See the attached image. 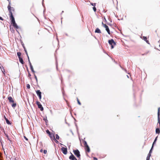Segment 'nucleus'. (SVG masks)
<instances>
[{"label":"nucleus","instance_id":"nucleus-3","mask_svg":"<svg viewBox=\"0 0 160 160\" xmlns=\"http://www.w3.org/2000/svg\"><path fill=\"white\" fill-rule=\"evenodd\" d=\"M8 99L10 103H12V106L13 108H14L16 106V102H14L13 99L11 97L8 96Z\"/></svg>","mask_w":160,"mask_h":160},{"label":"nucleus","instance_id":"nucleus-7","mask_svg":"<svg viewBox=\"0 0 160 160\" xmlns=\"http://www.w3.org/2000/svg\"><path fill=\"white\" fill-rule=\"evenodd\" d=\"M102 24L103 25V27H104L106 28V30L108 34H109L110 35V31L109 30V29L108 26L107 25H106V24H104L103 23V22H102Z\"/></svg>","mask_w":160,"mask_h":160},{"label":"nucleus","instance_id":"nucleus-39","mask_svg":"<svg viewBox=\"0 0 160 160\" xmlns=\"http://www.w3.org/2000/svg\"><path fill=\"white\" fill-rule=\"evenodd\" d=\"M55 140V142L56 143H58V142L57 140H56V139H55V140Z\"/></svg>","mask_w":160,"mask_h":160},{"label":"nucleus","instance_id":"nucleus-2","mask_svg":"<svg viewBox=\"0 0 160 160\" xmlns=\"http://www.w3.org/2000/svg\"><path fill=\"white\" fill-rule=\"evenodd\" d=\"M160 107L158 109V123H159L160 128ZM156 133L159 134L160 133V129L158 128H156Z\"/></svg>","mask_w":160,"mask_h":160},{"label":"nucleus","instance_id":"nucleus-38","mask_svg":"<svg viewBox=\"0 0 160 160\" xmlns=\"http://www.w3.org/2000/svg\"><path fill=\"white\" fill-rule=\"evenodd\" d=\"M93 158L94 160H98V159L94 157Z\"/></svg>","mask_w":160,"mask_h":160},{"label":"nucleus","instance_id":"nucleus-19","mask_svg":"<svg viewBox=\"0 0 160 160\" xmlns=\"http://www.w3.org/2000/svg\"><path fill=\"white\" fill-rule=\"evenodd\" d=\"M21 53L20 52H17V55L18 57V58L21 57Z\"/></svg>","mask_w":160,"mask_h":160},{"label":"nucleus","instance_id":"nucleus-33","mask_svg":"<svg viewBox=\"0 0 160 160\" xmlns=\"http://www.w3.org/2000/svg\"><path fill=\"white\" fill-rule=\"evenodd\" d=\"M91 4L94 7H95L96 6V3H91Z\"/></svg>","mask_w":160,"mask_h":160},{"label":"nucleus","instance_id":"nucleus-43","mask_svg":"<svg viewBox=\"0 0 160 160\" xmlns=\"http://www.w3.org/2000/svg\"><path fill=\"white\" fill-rule=\"evenodd\" d=\"M8 1L9 2V1H10L11 2V1H10V0H8Z\"/></svg>","mask_w":160,"mask_h":160},{"label":"nucleus","instance_id":"nucleus-12","mask_svg":"<svg viewBox=\"0 0 160 160\" xmlns=\"http://www.w3.org/2000/svg\"><path fill=\"white\" fill-rule=\"evenodd\" d=\"M71 155L69 157V159L71 160H75L76 159L75 157L71 153Z\"/></svg>","mask_w":160,"mask_h":160},{"label":"nucleus","instance_id":"nucleus-25","mask_svg":"<svg viewBox=\"0 0 160 160\" xmlns=\"http://www.w3.org/2000/svg\"><path fill=\"white\" fill-rule=\"evenodd\" d=\"M23 48H24V51H25V53H26V54H27V56L28 57V52H27V51L26 50V49L25 48V47H24L23 46Z\"/></svg>","mask_w":160,"mask_h":160},{"label":"nucleus","instance_id":"nucleus-47","mask_svg":"<svg viewBox=\"0 0 160 160\" xmlns=\"http://www.w3.org/2000/svg\"><path fill=\"white\" fill-rule=\"evenodd\" d=\"M146 160H148V159H146Z\"/></svg>","mask_w":160,"mask_h":160},{"label":"nucleus","instance_id":"nucleus-26","mask_svg":"<svg viewBox=\"0 0 160 160\" xmlns=\"http://www.w3.org/2000/svg\"><path fill=\"white\" fill-rule=\"evenodd\" d=\"M30 68H31V70L33 72V73H34V69H33V66L32 67H30Z\"/></svg>","mask_w":160,"mask_h":160},{"label":"nucleus","instance_id":"nucleus-34","mask_svg":"<svg viewBox=\"0 0 160 160\" xmlns=\"http://www.w3.org/2000/svg\"><path fill=\"white\" fill-rule=\"evenodd\" d=\"M43 152L45 154H46L47 153V151L46 150H44L43 151Z\"/></svg>","mask_w":160,"mask_h":160},{"label":"nucleus","instance_id":"nucleus-40","mask_svg":"<svg viewBox=\"0 0 160 160\" xmlns=\"http://www.w3.org/2000/svg\"><path fill=\"white\" fill-rule=\"evenodd\" d=\"M42 151H43V150H42V149H41V150H40V152H42Z\"/></svg>","mask_w":160,"mask_h":160},{"label":"nucleus","instance_id":"nucleus-36","mask_svg":"<svg viewBox=\"0 0 160 160\" xmlns=\"http://www.w3.org/2000/svg\"><path fill=\"white\" fill-rule=\"evenodd\" d=\"M0 19L2 21H3L4 20L1 17H0Z\"/></svg>","mask_w":160,"mask_h":160},{"label":"nucleus","instance_id":"nucleus-37","mask_svg":"<svg viewBox=\"0 0 160 160\" xmlns=\"http://www.w3.org/2000/svg\"><path fill=\"white\" fill-rule=\"evenodd\" d=\"M24 138L26 140L28 141V139L25 136H24Z\"/></svg>","mask_w":160,"mask_h":160},{"label":"nucleus","instance_id":"nucleus-32","mask_svg":"<svg viewBox=\"0 0 160 160\" xmlns=\"http://www.w3.org/2000/svg\"><path fill=\"white\" fill-rule=\"evenodd\" d=\"M93 9L94 12H96V8L95 7H94L93 8Z\"/></svg>","mask_w":160,"mask_h":160},{"label":"nucleus","instance_id":"nucleus-23","mask_svg":"<svg viewBox=\"0 0 160 160\" xmlns=\"http://www.w3.org/2000/svg\"><path fill=\"white\" fill-rule=\"evenodd\" d=\"M42 33V30H39V32L38 33V35L41 34Z\"/></svg>","mask_w":160,"mask_h":160},{"label":"nucleus","instance_id":"nucleus-27","mask_svg":"<svg viewBox=\"0 0 160 160\" xmlns=\"http://www.w3.org/2000/svg\"><path fill=\"white\" fill-rule=\"evenodd\" d=\"M77 101L78 103V104L80 105H81V103L80 102V101H79V100L78 98H77Z\"/></svg>","mask_w":160,"mask_h":160},{"label":"nucleus","instance_id":"nucleus-15","mask_svg":"<svg viewBox=\"0 0 160 160\" xmlns=\"http://www.w3.org/2000/svg\"><path fill=\"white\" fill-rule=\"evenodd\" d=\"M5 119L6 121V123L8 125H11V123L9 121V120L6 118L5 117Z\"/></svg>","mask_w":160,"mask_h":160},{"label":"nucleus","instance_id":"nucleus-5","mask_svg":"<svg viewBox=\"0 0 160 160\" xmlns=\"http://www.w3.org/2000/svg\"><path fill=\"white\" fill-rule=\"evenodd\" d=\"M10 19L11 20V22L12 23V24L13 26L16 29L18 28V26L15 22L14 18H11Z\"/></svg>","mask_w":160,"mask_h":160},{"label":"nucleus","instance_id":"nucleus-6","mask_svg":"<svg viewBox=\"0 0 160 160\" xmlns=\"http://www.w3.org/2000/svg\"><path fill=\"white\" fill-rule=\"evenodd\" d=\"M73 152L74 154L78 158H80V152L78 149L73 150Z\"/></svg>","mask_w":160,"mask_h":160},{"label":"nucleus","instance_id":"nucleus-21","mask_svg":"<svg viewBox=\"0 0 160 160\" xmlns=\"http://www.w3.org/2000/svg\"><path fill=\"white\" fill-rule=\"evenodd\" d=\"M149 52V51H147L146 52L144 53L143 54H142L141 55H147Z\"/></svg>","mask_w":160,"mask_h":160},{"label":"nucleus","instance_id":"nucleus-20","mask_svg":"<svg viewBox=\"0 0 160 160\" xmlns=\"http://www.w3.org/2000/svg\"><path fill=\"white\" fill-rule=\"evenodd\" d=\"M150 156H151V154L150 153H148V156H147V157L146 159L149 160L150 157Z\"/></svg>","mask_w":160,"mask_h":160},{"label":"nucleus","instance_id":"nucleus-42","mask_svg":"<svg viewBox=\"0 0 160 160\" xmlns=\"http://www.w3.org/2000/svg\"><path fill=\"white\" fill-rule=\"evenodd\" d=\"M31 76V74L30 73H29V74H28V76L29 77V76Z\"/></svg>","mask_w":160,"mask_h":160},{"label":"nucleus","instance_id":"nucleus-13","mask_svg":"<svg viewBox=\"0 0 160 160\" xmlns=\"http://www.w3.org/2000/svg\"><path fill=\"white\" fill-rule=\"evenodd\" d=\"M85 147L86 151L88 152H90V149L88 146H87Z\"/></svg>","mask_w":160,"mask_h":160},{"label":"nucleus","instance_id":"nucleus-16","mask_svg":"<svg viewBox=\"0 0 160 160\" xmlns=\"http://www.w3.org/2000/svg\"><path fill=\"white\" fill-rule=\"evenodd\" d=\"M95 32L100 33H101V31L98 28H97L95 31Z\"/></svg>","mask_w":160,"mask_h":160},{"label":"nucleus","instance_id":"nucleus-4","mask_svg":"<svg viewBox=\"0 0 160 160\" xmlns=\"http://www.w3.org/2000/svg\"><path fill=\"white\" fill-rule=\"evenodd\" d=\"M109 44L111 46V48L112 49L114 48V47L116 44L115 42H114L113 39L109 40L108 41Z\"/></svg>","mask_w":160,"mask_h":160},{"label":"nucleus","instance_id":"nucleus-18","mask_svg":"<svg viewBox=\"0 0 160 160\" xmlns=\"http://www.w3.org/2000/svg\"><path fill=\"white\" fill-rule=\"evenodd\" d=\"M83 143L85 147L87 146H88V145L87 144V142L86 141H83Z\"/></svg>","mask_w":160,"mask_h":160},{"label":"nucleus","instance_id":"nucleus-8","mask_svg":"<svg viewBox=\"0 0 160 160\" xmlns=\"http://www.w3.org/2000/svg\"><path fill=\"white\" fill-rule=\"evenodd\" d=\"M36 104L38 106V108H40L41 111H42L43 110V108L39 102L37 101L36 102Z\"/></svg>","mask_w":160,"mask_h":160},{"label":"nucleus","instance_id":"nucleus-29","mask_svg":"<svg viewBox=\"0 0 160 160\" xmlns=\"http://www.w3.org/2000/svg\"><path fill=\"white\" fill-rule=\"evenodd\" d=\"M46 132L49 135L51 134V133H50V132L48 130H47Z\"/></svg>","mask_w":160,"mask_h":160},{"label":"nucleus","instance_id":"nucleus-35","mask_svg":"<svg viewBox=\"0 0 160 160\" xmlns=\"http://www.w3.org/2000/svg\"><path fill=\"white\" fill-rule=\"evenodd\" d=\"M34 77H35V79H36V80L37 81V80H37V77L36 76V75H35V74L34 75Z\"/></svg>","mask_w":160,"mask_h":160},{"label":"nucleus","instance_id":"nucleus-1","mask_svg":"<svg viewBox=\"0 0 160 160\" xmlns=\"http://www.w3.org/2000/svg\"><path fill=\"white\" fill-rule=\"evenodd\" d=\"M11 2L9 1V3L8 6V10L9 11V16L10 18H14L13 15L15 14V9L13 7H11Z\"/></svg>","mask_w":160,"mask_h":160},{"label":"nucleus","instance_id":"nucleus-41","mask_svg":"<svg viewBox=\"0 0 160 160\" xmlns=\"http://www.w3.org/2000/svg\"><path fill=\"white\" fill-rule=\"evenodd\" d=\"M151 152H152V150H151V149L150 150V151L149 152V153H150Z\"/></svg>","mask_w":160,"mask_h":160},{"label":"nucleus","instance_id":"nucleus-30","mask_svg":"<svg viewBox=\"0 0 160 160\" xmlns=\"http://www.w3.org/2000/svg\"><path fill=\"white\" fill-rule=\"evenodd\" d=\"M27 88H28V89H29L30 88V85H29V84H27Z\"/></svg>","mask_w":160,"mask_h":160},{"label":"nucleus","instance_id":"nucleus-14","mask_svg":"<svg viewBox=\"0 0 160 160\" xmlns=\"http://www.w3.org/2000/svg\"><path fill=\"white\" fill-rule=\"evenodd\" d=\"M19 58V61L20 62V63L22 64H24V62L22 58L21 57L19 58Z\"/></svg>","mask_w":160,"mask_h":160},{"label":"nucleus","instance_id":"nucleus-11","mask_svg":"<svg viewBox=\"0 0 160 160\" xmlns=\"http://www.w3.org/2000/svg\"><path fill=\"white\" fill-rule=\"evenodd\" d=\"M50 138L52 140H55V136L54 134L53 133H51L50 135H49Z\"/></svg>","mask_w":160,"mask_h":160},{"label":"nucleus","instance_id":"nucleus-10","mask_svg":"<svg viewBox=\"0 0 160 160\" xmlns=\"http://www.w3.org/2000/svg\"><path fill=\"white\" fill-rule=\"evenodd\" d=\"M36 92L37 95L38 96L40 100H41L42 97L41 92L39 90H38L36 91Z\"/></svg>","mask_w":160,"mask_h":160},{"label":"nucleus","instance_id":"nucleus-46","mask_svg":"<svg viewBox=\"0 0 160 160\" xmlns=\"http://www.w3.org/2000/svg\"><path fill=\"white\" fill-rule=\"evenodd\" d=\"M66 102H67V103L68 101H66Z\"/></svg>","mask_w":160,"mask_h":160},{"label":"nucleus","instance_id":"nucleus-9","mask_svg":"<svg viewBox=\"0 0 160 160\" xmlns=\"http://www.w3.org/2000/svg\"><path fill=\"white\" fill-rule=\"evenodd\" d=\"M61 151L62 152H63V153L66 155L67 154V148H65L64 147H62L61 148Z\"/></svg>","mask_w":160,"mask_h":160},{"label":"nucleus","instance_id":"nucleus-24","mask_svg":"<svg viewBox=\"0 0 160 160\" xmlns=\"http://www.w3.org/2000/svg\"><path fill=\"white\" fill-rule=\"evenodd\" d=\"M4 133L5 135L7 137V139H8V140H10V139H9V137H8V135L7 134H6L5 132H4Z\"/></svg>","mask_w":160,"mask_h":160},{"label":"nucleus","instance_id":"nucleus-45","mask_svg":"<svg viewBox=\"0 0 160 160\" xmlns=\"http://www.w3.org/2000/svg\"><path fill=\"white\" fill-rule=\"evenodd\" d=\"M75 160H77V159H76H76H75Z\"/></svg>","mask_w":160,"mask_h":160},{"label":"nucleus","instance_id":"nucleus-44","mask_svg":"<svg viewBox=\"0 0 160 160\" xmlns=\"http://www.w3.org/2000/svg\"><path fill=\"white\" fill-rule=\"evenodd\" d=\"M3 74H4V75H5V73L3 72Z\"/></svg>","mask_w":160,"mask_h":160},{"label":"nucleus","instance_id":"nucleus-31","mask_svg":"<svg viewBox=\"0 0 160 160\" xmlns=\"http://www.w3.org/2000/svg\"><path fill=\"white\" fill-rule=\"evenodd\" d=\"M157 138H158V137H156V138H155V140H154V142H153V145L154 144V143L155 142H156V140H157Z\"/></svg>","mask_w":160,"mask_h":160},{"label":"nucleus","instance_id":"nucleus-28","mask_svg":"<svg viewBox=\"0 0 160 160\" xmlns=\"http://www.w3.org/2000/svg\"><path fill=\"white\" fill-rule=\"evenodd\" d=\"M56 138L57 139H58V140L59 139V136L58 135V134H56Z\"/></svg>","mask_w":160,"mask_h":160},{"label":"nucleus","instance_id":"nucleus-22","mask_svg":"<svg viewBox=\"0 0 160 160\" xmlns=\"http://www.w3.org/2000/svg\"><path fill=\"white\" fill-rule=\"evenodd\" d=\"M28 62H29V65H30V67H32V64L30 61V60H29V57L28 56Z\"/></svg>","mask_w":160,"mask_h":160},{"label":"nucleus","instance_id":"nucleus-17","mask_svg":"<svg viewBox=\"0 0 160 160\" xmlns=\"http://www.w3.org/2000/svg\"><path fill=\"white\" fill-rule=\"evenodd\" d=\"M143 39L147 43L149 44V42L147 40V38L146 37L143 36Z\"/></svg>","mask_w":160,"mask_h":160}]
</instances>
